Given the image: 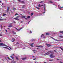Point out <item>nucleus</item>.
<instances>
[{"mask_svg": "<svg viewBox=\"0 0 63 63\" xmlns=\"http://www.w3.org/2000/svg\"><path fill=\"white\" fill-rule=\"evenodd\" d=\"M3 43H0V46H2V47H3L4 46H6V47H9V48L10 49H12V48H11V47H9L8 46L6 45L5 44H3Z\"/></svg>", "mask_w": 63, "mask_h": 63, "instance_id": "1", "label": "nucleus"}, {"mask_svg": "<svg viewBox=\"0 0 63 63\" xmlns=\"http://www.w3.org/2000/svg\"><path fill=\"white\" fill-rule=\"evenodd\" d=\"M51 53V51H49L47 53H46L44 54V55H48L49 53Z\"/></svg>", "mask_w": 63, "mask_h": 63, "instance_id": "2", "label": "nucleus"}, {"mask_svg": "<svg viewBox=\"0 0 63 63\" xmlns=\"http://www.w3.org/2000/svg\"><path fill=\"white\" fill-rule=\"evenodd\" d=\"M18 17H19V16H18L14 18V19H15V20H19V19L17 18H18Z\"/></svg>", "mask_w": 63, "mask_h": 63, "instance_id": "3", "label": "nucleus"}, {"mask_svg": "<svg viewBox=\"0 0 63 63\" xmlns=\"http://www.w3.org/2000/svg\"><path fill=\"white\" fill-rule=\"evenodd\" d=\"M25 17V16L23 15L21 17V18H25V19H26V20H27V18Z\"/></svg>", "mask_w": 63, "mask_h": 63, "instance_id": "4", "label": "nucleus"}, {"mask_svg": "<svg viewBox=\"0 0 63 63\" xmlns=\"http://www.w3.org/2000/svg\"><path fill=\"white\" fill-rule=\"evenodd\" d=\"M46 45L47 46V47H50L51 46V45L50 44H46Z\"/></svg>", "mask_w": 63, "mask_h": 63, "instance_id": "5", "label": "nucleus"}, {"mask_svg": "<svg viewBox=\"0 0 63 63\" xmlns=\"http://www.w3.org/2000/svg\"><path fill=\"white\" fill-rule=\"evenodd\" d=\"M50 57L51 58H53V57H55V56H54L53 54L51 55L50 56Z\"/></svg>", "mask_w": 63, "mask_h": 63, "instance_id": "6", "label": "nucleus"}, {"mask_svg": "<svg viewBox=\"0 0 63 63\" xmlns=\"http://www.w3.org/2000/svg\"><path fill=\"white\" fill-rule=\"evenodd\" d=\"M6 20V19H0V21H2V20Z\"/></svg>", "mask_w": 63, "mask_h": 63, "instance_id": "7", "label": "nucleus"}, {"mask_svg": "<svg viewBox=\"0 0 63 63\" xmlns=\"http://www.w3.org/2000/svg\"><path fill=\"white\" fill-rule=\"evenodd\" d=\"M51 38H52V39L53 40H56V41H59V40H55V39H54L52 37H51Z\"/></svg>", "mask_w": 63, "mask_h": 63, "instance_id": "8", "label": "nucleus"}, {"mask_svg": "<svg viewBox=\"0 0 63 63\" xmlns=\"http://www.w3.org/2000/svg\"><path fill=\"white\" fill-rule=\"evenodd\" d=\"M60 47V48H61V49L62 50H63V49L61 47Z\"/></svg>", "mask_w": 63, "mask_h": 63, "instance_id": "9", "label": "nucleus"}, {"mask_svg": "<svg viewBox=\"0 0 63 63\" xmlns=\"http://www.w3.org/2000/svg\"><path fill=\"white\" fill-rule=\"evenodd\" d=\"M22 59L24 60H25V59H26V58H22Z\"/></svg>", "mask_w": 63, "mask_h": 63, "instance_id": "10", "label": "nucleus"}, {"mask_svg": "<svg viewBox=\"0 0 63 63\" xmlns=\"http://www.w3.org/2000/svg\"><path fill=\"white\" fill-rule=\"evenodd\" d=\"M22 28H20L19 30L17 29V28H16V29H17V30H18V31H19V30H21V29H22Z\"/></svg>", "mask_w": 63, "mask_h": 63, "instance_id": "11", "label": "nucleus"}, {"mask_svg": "<svg viewBox=\"0 0 63 63\" xmlns=\"http://www.w3.org/2000/svg\"><path fill=\"white\" fill-rule=\"evenodd\" d=\"M37 47H43L42 46H38Z\"/></svg>", "mask_w": 63, "mask_h": 63, "instance_id": "12", "label": "nucleus"}, {"mask_svg": "<svg viewBox=\"0 0 63 63\" xmlns=\"http://www.w3.org/2000/svg\"><path fill=\"white\" fill-rule=\"evenodd\" d=\"M8 27H13V26L12 25H10V26H8Z\"/></svg>", "mask_w": 63, "mask_h": 63, "instance_id": "13", "label": "nucleus"}, {"mask_svg": "<svg viewBox=\"0 0 63 63\" xmlns=\"http://www.w3.org/2000/svg\"><path fill=\"white\" fill-rule=\"evenodd\" d=\"M9 9V7H8L7 8V12H8V11H9V9Z\"/></svg>", "mask_w": 63, "mask_h": 63, "instance_id": "14", "label": "nucleus"}, {"mask_svg": "<svg viewBox=\"0 0 63 63\" xmlns=\"http://www.w3.org/2000/svg\"><path fill=\"white\" fill-rule=\"evenodd\" d=\"M12 42H14V41H15V39H12Z\"/></svg>", "mask_w": 63, "mask_h": 63, "instance_id": "15", "label": "nucleus"}, {"mask_svg": "<svg viewBox=\"0 0 63 63\" xmlns=\"http://www.w3.org/2000/svg\"><path fill=\"white\" fill-rule=\"evenodd\" d=\"M59 37H60V38H63V36H59Z\"/></svg>", "mask_w": 63, "mask_h": 63, "instance_id": "16", "label": "nucleus"}, {"mask_svg": "<svg viewBox=\"0 0 63 63\" xmlns=\"http://www.w3.org/2000/svg\"><path fill=\"white\" fill-rule=\"evenodd\" d=\"M13 10L14 11H15V10H16V9L15 8H14L13 9Z\"/></svg>", "mask_w": 63, "mask_h": 63, "instance_id": "17", "label": "nucleus"}, {"mask_svg": "<svg viewBox=\"0 0 63 63\" xmlns=\"http://www.w3.org/2000/svg\"><path fill=\"white\" fill-rule=\"evenodd\" d=\"M6 14H3V16H6Z\"/></svg>", "mask_w": 63, "mask_h": 63, "instance_id": "18", "label": "nucleus"}, {"mask_svg": "<svg viewBox=\"0 0 63 63\" xmlns=\"http://www.w3.org/2000/svg\"><path fill=\"white\" fill-rule=\"evenodd\" d=\"M49 34H50L48 33H47L46 34V35H49Z\"/></svg>", "mask_w": 63, "mask_h": 63, "instance_id": "19", "label": "nucleus"}, {"mask_svg": "<svg viewBox=\"0 0 63 63\" xmlns=\"http://www.w3.org/2000/svg\"><path fill=\"white\" fill-rule=\"evenodd\" d=\"M60 33H63V31H60Z\"/></svg>", "mask_w": 63, "mask_h": 63, "instance_id": "20", "label": "nucleus"}, {"mask_svg": "<svg viewBox=\"0 0 63 63\" xmlns=\"http://www.w3.org/2000/svg\"><path fill=\"white\" fill-rule=\"evenodd\" d=\"M3 48H7V49H8V48L6 47H3Z\"/></svg>", "mask_w": 63, "mask_h": 63, "instance_id": "21", "label": "nucleus"}, {"mask_svg": "<svg viewBox=\"0 0 63 63\" xmlns=\"http://www.w3.org/2000/svg\"><path fill=\"white\" fill-rule=\"evenodd\" d=\"M16 59H17V60H18V57H16Z\"/></svg>", "mask_w": 63, "mask_h": 63, "instance_id": "22", "label": "nucleus"}, {"mask_svg": "<svg viewBox=\"0 0 63 63\" xmlns=\"http://www.w3.org/2000/svg\"><path fill=\"white\" fill-rule=\"evenodd\" d=\"M21 3H24V1H21Z\"/></svg>", "mask_w": 63, "mask_h": 63, "instance_id": "23", "label": "nucleus"}, {"mask_svg": "<svg viewBox=\"0 0 63 63\" xmlns=\"http://www.w3.org/2000/svg\"><path fill=\"white\" fill-rule=\"evenodd\" d=\"M31 16H32V15H34V13H31Z\"/></svg>", "mask_w": 63, "mask_h": 63, "instance_id": "24", "label": "nucleus"}, {"mask_svg": "<svg viewBox=\"0 0 63 63\" xmlns=\"http://www.w3.org/2000/svg\"><path fill=\"white\" fill-rule=\"evenodd\" d=\"M27 18L28 19V18H30V16H28Z\"/></svg>", "mask_w": 63, "mask_h": 63, "instance_id": "25", "label": "nucleus"}, {"mask_svg": "<svg viewBox=\"0 0 63 63\" xmlns=\"http://www.w3.org/2000/svg\"><path fill=\"white\" fill-rule=\"evenodd\" d=\"M16 15H18V14L17 13H16L15 15V16H16Z\"/></svg>", "mask_w": 63, "mask_h": 63, "instance_id": "26", "label": "nucleus"}, {"mask_svg": "<svg viewBox=\"0 0 63 63\" xmlns=\"http://www.w3.org/2000/svg\"><path fill=\"white\" fill-rule=\"evenodd\" d=\"M49 61H53V59H52V60H49Z\"/></svg>", "mask_w": 63, "mask_h": 63, "instance_id": "27", "label": "nucleus"}, {"mask_svg": "<svg viewBox=\"0 0 63 63\" xmlns=\"http://www.w3.org/2000/svg\"><path fill=\"white\" fill-rule=\"evenodd\" d=\"M1 29H3V26H2L1 25Z\"/></svg>", "mask_w": 63, "mask_h": 63, "instance_id": "28", "label": "nucleus"}, {"mask_svg": "<svg viewBox=\"0 0 63 63\" xmlns=\"http://www.w3.org/2000/svg\"><path fill=\"white\" fill-rule=\"evenodd\" d=\"M12 56H10V57H11V58H12V59H14V58H13V57H12Z\"/></svg>", "mask_w": 63, "mask_h": 63, "instance_id": "29", "label": "nucleus"}, {"mask_svg": "<svg viewBox=\"0 0 63 63\" xmlns=\"http://www.w3.org/2000/svg\"><path fill=\"white\" fill-rule=\"evenodd\" d=\"M17 0L19 1V2H21V1L20 0Z\"/></svg>", "mask_w": 63, "mask_h": 63, "instance_id": "30", "label": "nucleus"}, {"mask_svg": "<svg viewBox=\"0 0 63 63\" xmlns=\"http://www.w3.org/2000/svg\"><path fill=\"white\" fill-rule=\"evenodd\" d=\"M31 47H34V46H33L32 45H31Z\"/></svg>", "mask_w": 63, "mask_h": 63, "instance_id": "31", "label": "nucleus"}, {"mask_svg": "<svg viewBox=\"0 0 63 63\" xmlns=\"http://www.w3.org/2000/svg\"><path fill=\"white\" fill-rule=\"evenodd\" d=\"M43 2H44V1H41V2H40V3H43Z\"/></svg>", "mask_w": 63, "mask_h": 63, "instance_id": "32", "label": "nucleus"}, {"mask_svg": "<svg viewBox=\"0 0 63 63\" xmlns=\"http://www.w3.org/2000/svg\"><path fill=\"white\" fill-rule=\"evenodd\" d=\"M30 31V33H32V31Z\"/></svg>", "mask_w": 63, "mask_h": 63, "instance_id": "33", "label": "nucleus"}, {"mask_svg": "<svg viewBox=\"0 0 63 63\" xmlns=\"http://www.w3.org/2000/svg\"><path fill=\"white\" fill-rule=\"evenodd\" d=\"M7 58H8V59H9V60H11V59H10V58H9V57H7Z\"/></svg>", "mask_w": 63, "mask_h": 63, "instance_id": "34", "label": "nucleus"}, {"mask_svg": "<svg viewBox=\"0 0 63 63\" xmlns=\"http://www.w3.org/2000/svg\"><path fill=\"white\" fill-rule=\"evenodd\" d=\"M13 23H16V22L15 21H13Z\"/></svg>", "mask_w": 63, "mask_h": 63, "instance_id": "35", "label": "nucleus"}, {"mask_svg": "<svg viewBox=\"0 0 63 63\" xmlns=\"http://www.w3.org/2000/svg\"><path fill=\"white\" fill-rule=\"evenodd\" d=\"M33 51H37V50H33Z\"/></svg>", "mask_w": 63, "mask_h": 63, "instance_id": "36", "label": "nucleus"}, {"mask_svg": "<svg viewBox=\"0 0 63 63\" xmlns=\"http://www.w3.org/2000/svg\"><path fill=\"white\" fill-rule=\"evenodd\" d=\"M38 6L39 7H41V5L40 4H39L38 5Z\"/></svg>", "mask_w": 63, "mask_h": 63, "instance_id": "37", "label": "nucleus"}, {"mask_svg": "<svg viewBox=\"0 0 63 63\" xmlns=\"http://www.w3.org/2000/svg\"><path fill=\"white\" fill-rule=\"evenodd\" d=\"M43 35H44V34H42L41 35V37H42V36H43Z\"/></svg>", "mask_w": 63, "mask_h": 63, "instance_id": "38", "label": "nucleus"}, {"mask_svg": "<svg viewBox=\"0 0 63 63\" xmlns=\"http://www.w3.org/2000/svg\"><path fill=\"white\" fill-rule=\"evenodd\" d=\"M49 3H52V1H50V2H49Z\"/></svg>", "mask_w": 63, "mask_h": 63, "instance_id": "39", "label": "nucleus"}, {"mask_svg": "<svg viewBox=\"0 0 63 63\" xmlns=\"http://www.w3.org/2000/svg\"><path fill=\"white\" fill-rule=\"evenodd\" d=\"M0 36H2V34H0Z\"/></svg>", "mask_w": 63, "mask_h": 63, "instance_id": "40", "label": "nucleus"}, {"mask_svg": "<svg viewBox=\"0 0 63 63\" xmlns=\"http://www.w3.org/2000/svg\"><path fill=\"white\" fill-rule=\"evenodd\" d=\"M12 23H10L9 24V25H11V24H12Z\"/></svg>", "mask_w": 63, "mask_h": 63, "instance_id": "41", "label": "nucleus"}, {"mask_svg": "<svg viewBox=\"0 0 63 63\" xmlns=\"http://www.w3.org/2000/svg\"><path fill=\"white\" fill-rule=\"evenodd\" d=\"M36 8H37V9H39V8H38L37 7H36Z\"/></svg>", "mask_w": 63, "mask_h": 63, "instance_id": "42", "label": "nucleus"}, {"mask_svg": "<svg viewBox=\"0 0 63 63\" xmlns=\"http://www.w3.org/2000/svg\"><path fill=\"white\" fill-rule=\"evenodd\" d=\"M14 55H15V54H12V55H13V56H14Z\"/></svg>", "mask_w": 63, "mask_h": 63, "instance_id": "43", "label": "nucleus"}, {"mask_svg": "<svg viewBox=\"0 0 63 63\" xmlns=\"http://www.w3.org/2000/svg\"><path fill=\"white\" fill-rule=\"evenodd\" d=\"M33 60H36V58H35Z\"/></svg>", "mask_w": 63, "mask_h": 63, "instance_id": "44", "label": "nucleus"}, {"mask_svg": "<svg viewBox=\"0 0 63 63\" xmlns=\"http://www.w3.org/2000/svg\"><path fill=\"white\" fill-rule=\"evenodd\" d=\"M16 44H19V43L18 42Z\"/></svg>", "mask_w": 63, "mask_h": 63, "instance_id": "45", "label": "nucleus"}, {"mask_svg": "<svg viewBox=\"0 0 63 63\" xmlns=\"http://www.w3.org/2000/svg\"><path fill=\"white\" fill-rule=\"evenodd\" d=\"M54 51H55V52H56V51L54 50Z\"/></svg>", "mask_w": 63, "mask_h": 63, "instance_id": "46", "label": "nucleus"}, {"mask_svg": "<svg viewBox=\"0 0 63 63\" xmlns=\"http://www.w3.org/2000/svg\"><path fill=\"white\" fill-rule=\"evenodd\" d=\"M60 63H63V62H60Z\"/></svg>", "mask_w": 63, "mask_h": 63, "instance_id": "47", "label": "nucleus"}, {"mask_svg": "<svg viewBox=\"0 0 63 63\" xmlns=\"http://www.w3.org/2000/svg\"><path fill=\"white\" fill-rule=\"evenodd\" d=\"M22 22H22V21L21 22V23H22Z\"/></svg>", "mask_w": 63, "mask_h": 63, "instance_id": "48", "label": "nucleus"}, {"mask_svg": "<svg viewBox=\"0 0 63 63\" xmlns=\"http://www.w3.org/2000/svg\"><path fill=\"white\" fill-rule=\"evenodd\" d=\"M7 29H10L9 28H7Z\"/></svg>", "mask_w": 63, "mask_h": 63, "instance_id": "49", "label": "nucleus"}, {"mask_svg": "<svg viewBox=\"0 0 63 63\" xmlns=\"http://www.w3.org/2000/svg\"><path fill=\"white\" fill-rule=\"evenodd\" d=\"M62 8H63V7H61V8H60L61 9H62Z\"/></svg>", "mask_w": 63, "mask_h": 63, "instance_id": "50", "label": "nucleus"}, {"mask_svg": "<svg viewBox=\"0 0 63 63\" xmlns=\"http://www.w3.org/2000/svg\"><path fill=\"white\" fill-rule=\"evenodd\" d=\"M16 33H14L13 34H16Z\"/></svg>", "mask_w": 63, "mask_h": 63, "instance_id": "51", "label": "nucleus"}, {"mask_svg": "<svg viewBox=\"0 0 63 63\" xmlns=\"http://www.w3.org/2000/svg\"><path fill=\"white\" fill-rule=\"evenodd\" d=\"M5 30L6 31V32H7V30Z\"/></svg>", "mask_w": 63, "mask_h": 63, "instance_id": "52", "label": "nucleus"}, {"mask_svg": "<svg viewBox=\"0 0 63 63\" xmlns=\"http://www.w3.org/2000/svg\"><path fill=\"white\" fill-rule=\"evenodd\" d=\"M46 38L45 37H43V38Z\"/></svg>", "mask_w": 63, "mask_h": 63, "instance_id": "53", "label": "nucleus"}, {"mask_svg": "<svg viewBox=\"0 0 63 63\" xmlns=\"http://www.w3.org/2000/svg\"><path fill=\"white\" fill-rule=\"evenodd\" d=\"M41 6H44V5H41Z\"/></svg>", "mask_w": 63, "mask_h": 63, "instance_id": "54", "label": "nucleus"}, {"mask_svg": "<svg viewBox=\"0 0 63 63\" xmlns=\"http://www.w3.org/2000/svg\"><path fill=\"white\" fill-rule=\"evenodd\" d=\"M44 10H45V7H44Z\"/></svg>", "mask_w": 63, "mask_h": 63, "instance_id": "55", "label": "nucleus"}, {"mask_svg": "<svg viewBox=\"0 0 63 63\" xmlns=\"http://www.w3.org/2000/svg\"><path fill=\"white\" fill-rule=\"evenodd\" d=\"M46 13V12H44L43 13L44 14V13Z\"/></svg>", "mask_w": 63, "mask_h": 63, "instance_id": "56", "label": "nucleus"}, {"mask_svg": "<svg viewBox=\"0 0 63 63\" xmlns=\"http://www.w3.org/2000/svg\"><path fill=\"white\" fill-rule=\"evenodd\" d=\"M33 44H34V43L32 44L31 45H33Z\"/></svg>", "mask_w": 63, "mask_h": 63, "instance_id": "57", "label": "nucleus"}, {"mask_svg": "<svg viewBox=\"0 0 63 63\" xmlns=\"http://www.w3.org/2000/svg\"><path fill=\"white\" fill-rule=\"evenodd\" d=\"M1 42V40H0V42Z\"/></svg>", "mask_w": 63, "mask_h": 63, "instance_id": "58", "label": "nucleus"}, {"mask_svg": "<svg viewBox=\"0 0 63 63\" xmlns=\"http://www.w3.org/2000/svg\"><path fill=\"white\" fill-rule=\"evenodd\" d=\"M2 5H4V4H3V3H2Z\"/></svg>", "mask_w": 63, "mask_h": 63, "instance_id": "59", "label": "nucleus"}, {"mask_svg": "<svg viewBox=\"0 0 63 63\" xmlns=\"http://www.w3.org/2000/svg\"><path fill=\"white\" fill-rule=\"evenodd\" d=\"M34 53H35V52H34Z\"/></svg>", "mask_w": 63, "mask_h": 63, "instance_id": "60", "label": "nucleus"}, {"mask_svg": "<svg viewBox=\"0 0 63 63\" xmlns=\"http://www.w3.org/2000/svg\"><path fill=\"white\" fill-rule=\"evenodd\" d=\"M44 63H46V62H44Z\"/></svg>", "mask_w": 63, "mask_h": 63, "instance_id": "61", "label": "nucleus"}, {"mask_svg": "<svg viewBox=\"0 0 63 63\" xmlns=\"http://www.w3.org/2000/svg\"><path fill=\"white\" fill-rule=\"evenodd\" d=\"M12 32L13 33V32H14V31H12Z\"/></svg>", "mask_w": 63, "mask_h": 63, "instance_id": "62", "label": "nucleus"}, {"mask_svg": "<svg viewBox=\"0 0 63 63\" xmlns=\"http://www.w3.org/2000/svg\"><path fill=\"white\" fill-rule=\"evenodd\" d=\"M4 27H5V26H4Z\"/></svg>", "mask_w": 63, "mask_h": 63, "instance_id": "63", "label": "nucleus"}, {"mask_svg": "<svg viewBox=\"0 0 63 63\" xmlns=\"http://www.w3.org/2000/svg\"><path fill=\"white\" fill-rule=\"evenodd\" d=\"M32 57H34V56H33Z\"/></svg>", "mask_w": 63, "mask_h": 63, "instance_id": "64", "label": "nucleus"}]
</instances>
